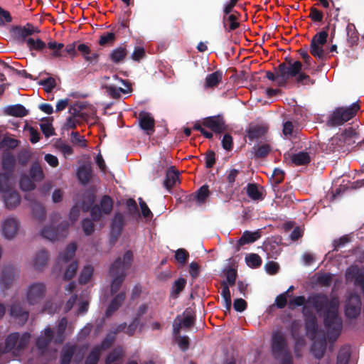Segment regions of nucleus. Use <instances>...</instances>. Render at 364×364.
<instances>
[{"mask_svg":"<svg viewBox=\"0 0 364 364\" xmlns=\"http://www.w3.org/2000/svg\"><path fill=\"white\" fill-rule=\"evenodd\" d=\"M306 304L316 312L323 316V323L328 332V338L335 341L342 328V321L338 317L339 304L336 299H330L324 293H314L307 298Z\"/></svg>","mask_w":364,"mask_h":364,"instance_id":"nucleus-1","label":"nucleus"},{"mask_svg":"<svg viewBox=\"0 0 364 364\" xmlns=\"http://www.w3.org/2000/svg\"><path fill=\"white\" fill-rule=\"evenodd\" d=\"M133 260V253L131 250L124 252L122 257H117L109 267V274L112 277L110 291L113 295L121 287L125 277L126 271L130 267Z\"/></svg>","mask_w":364,"mask_h":364,"instance_id":"nucleus-2","label":"nucleus"},{"mask_svg":"<svg viewBox=\"0 0 364 364\" xmlns=\"http://www.w3.org/2000/svg\"><path fill=\"white\" fill-rule=\"evenodd\" d=\"M31 334L25 332L21 335L18 332L9 333L5 339L4 353H11L14 356L21 354L28 345Z\"/></svg>","mask_w":364,"mask_h":364,"instance_id":"nucleus-3","label":"nucleus"},{"mask_svg":"<svg viewBox=\"0 0 364 364\" xmlns=\"http://www.w3.org/2000/svg\"><path fill=\"white\" fill-rule=\"evenodd\" d=\"M359 109L360 105L356 102L349 107H337L329 116L327 125L329 127L341 126L353 118Z\"/></svg>","mask_w":364,"mask_h":364,"instance_id":"nucleus-4","label":"nucleus"},{"mask_svg":"<svg viewBox=\"0 0 364 364\" xmlns=\"http://www.w3.org/2000/svg\"><path fill=\"white\" fill-rule=\"evenodd\" d=\"M285 62L280 63L277 67V77L283 83H286L290 77L296 76L302 70V63L296 60L292 63L289 57L284 58Z\"/></svg>","mask_w":364,"mask_h":364,"instance_id":"nucleus-5","label":"nucleus"},{"mask_svg":"<svg viewBox=\"0 0 364 364\" xmlns=\"http://www.w3.org/2000/svg\"><path fill=\"white\" fill-rule=\"evenodd\" d=\"M271 349L276 359L286 355L287 353H291L287 338L282 331H277L272 333Z\"/></svg>","mask_w":364,"mask_h":364,"instance_id":"nucleus-6","label":"nucleus"},{"mask_svg":"<svg viewBox=\"0 0 364 364\" xmlns=\"http://www.w3.org/2000/svg\"><path fill=\"white\" fill-rule=\"evenodd\" d=\"M69 224L67 221L62 222L57 228L53 226L45 227L41 231L43 237L50 241L58 240L66 236Z\"/></svg>","mask_w":364,"mask_h":364,"instance_id":"nucleus-7","label":"nucleus"},{"mask_svg":"<svg viewBox=\"0 0 364 364\" xmlns=\"http://www.w3.org/2000/svg\"><path fill=\"white\" fill-rule=\"evenodd\" d=\"M46 292V285L42 282H34L28 287L26 299L30 305H36L44 297Z\"/></svg>","mask_w":364,"mask_h":364,"instance_id":"nucleus-8","label":"nucleus"},{"mask_svg":"<svg viewBox=\"0 0 364 364\" xmlns=\"http://www.w3.org/2000/svg\"><path fill=\"white\" fill-rule=\"evenodd\" d=\"M361 299L357 294H352L346 301L345 314L349 318H356L360 314Z\"/></svg>","mask_w":364,"mask_h":364,"instance_id":"nucleus-9","label":"nucleus"},{"mask_svg":"<svg viewBox=\"0 0 364 364\" xmlns=\"http://www.w3.org/2000/svg\"><path fill=\"white\" fill-rule=\"evenodd\" d=\"M114 80L122 83L127 89H123L122 87H117L112 85H105L103 88L106 90L107 93L113 99H118L121 97V93H128L132 91L130 83L125 80L119 77L117 75L113 76Z\"/></svg>","mask_w":364,"mask_h":364,"instance_id":"nucleus-10","label":"nucleus"},{"mask_svg":"<svg viewBox=\"0 0 364 364\" xmlns=\"http://www.w3.org/2000/svg\"><path fill=\"white\" fill-rule=\"evenodd\" d=\"M13 34L21 42H26L27 38L36 33H39L40 30L37 27H34L31 23H26V26H16L12 28Z\"/></svg>","mask_w":364,"mask_h":364,"instance_id":"nucleus-11","label":"nucleus"},{"mask_svg":"<svg viewBox=\"0 0 364 364\" xmlns=\"http://www.w3.org/2000/svg\"><path fill=\"white\" fill-rule=\"evenodd\" d=\"M202 124L216 134H220L226 128L223 118L218 115L205 118Z\"/></svg>","mask_w":364,"mask_h":364,"instance_id":"nucleus-12","label":"nucleus"},{"mask_svg":"<svg viewBox=\"0 0 364 364\" xmlns=\"http://www.w3.org/2000/svg\"><path fill=\"white\" fill-rule=\"evenodd\" d=\"M16 277V269L11 265L4 267L0 277V288L5 291L11 287Z\"/></svg>","mask_w":364,"mask_h":364,"instance_id":"nucleus-13","label":"nucleus"},{"mask_svg":"<svg viewBox=\"0 0 364 364\" xmlns=\"http://www.w3.org/2000/svg\"><path fill=\"white\" fill-rule=\"evenodd\" d=\"M302 313L307 333L315 336L318 331V321L316 315L312 311L307 310L306 306H304Z\"/></svg>","mask_w":364,"mask_h":364,"instance_id":"nucleus-14","label":"nucleus"},{"mask_svg":"<svg viewBox=\"0 0 364 364\" xmlns=\"http://www.w3.org/2000/svg\"><path fill=\"white\" fill-rule=\"evenodd\" d=\"M343 140L344 139L342 136H339L338 134H336L330 139H328L324 150L327 154L334 152H345L346 150H348V148H346L343 143Z\"/></svg>","mask_w":364,"mask_h":364,"instance_id":"nucleus-15","label":"nucleus"},{"mask_svg":"<svg viewBox=\"0 0 364 364\" xmlns=\"http://www.w3.org/2000/svg\"><path fill=\"white\" fill-rule=\"evenodd\" d=\"M9 311L11 316L23 322L26 321L28 318L29 313L23 303L19 301L14 302L10 306Z\"/></svg>","mask_w":364,"mask_h":364,"instance_id":"nucleus-16","label":"nucleus"},{"mask_svg":"<svg viewBox=\"0 0 364 364\" xmlns=\"http://www.w3.org/2000/svg\"><path fill=\"white\" fill-rule=\"evenodd\" d=\"M154 119L148 112H142L139 114V126L147 135H151L154 132Z\"/></svg>","mask_w":364,"mask_h":364,"instance_id":"nucleus-17","label":"nucleus"},{"mask_svg":"<svg viewBox=\"0 0 364 364\" xmlns=\"http://www.w3.org/2000/svg\"><path fill=\"white\" fill-rule=\"evenodd\" d=\"M19 228V223L15 218L6 219L2 225L4 236L7 239H12L15 237Z\"/></svg>","mask_w":364,"mask_h":364,"instance_id":"nucleus-18","label":"nucleus"},{"mask_svg":"<svg viewBox=\"0 0 364 364\" xmlns=\"http://www.w3.org/2000/svg\"><path fill=\"white\" fill-rule=\"evenodd\" d=\"M327 342L325 336L316 339L311 346V353L316 359H321L326 350Z\"/></svg>","mask_w":364,"mask_h":364,"instance_id":"nucleus-19","label":"nucleus"},{"mask_svg":"<svg viewBox=\"0 0 364 364\" xmlns=\"http://www.w3.org/2000/svg\"><path fill=\"white\" fill-rule=\"evenodd\" d=\"M125 225V219L121 213H116L111 223L112 237L117 239L119 237Z\"/></svg>","mask_w":364,"mask_h":364,"instance_id":"nucleus-20","label":"nucleus"},{"mask_svg":"<svg viewBox=\"0 0 364 364\" xmlns=\"http://www.w3.org/2000/svg\"><path fill=\"white\" fill-rule=\"evenodd\" d=\"M16 159L9 150H4L2 153L1 166L4 173L14 174Z\"/></svg>","mask_w":364,"mask_h":364,"instance_id":"nucleus-21","label":"nucleus"},{"mask_svg":"<svg viewBox=\"0 0 364 364\" xmlns=\"http://www.w3.org/2000/svg\"><path fill=\"white\" fill-rule=\"evenodd\" d=\"M128 53L129 51L125 46H119L109 53L108 58L112 63L119 64L124 63Z\"/></svg>","mask_w":364,"mask_h":364,"instance_id":"nucleus-22","label":"nucleus"},{"mask_svg":"<svg viewBox=\"0 0 364 364\" xmlns=\"http://www.w3.org/2000/svg\"><path fill=\"white\" fill-rule=\"evenodd\" d=\"M53 338V331L50 327H47L44 329V333L41 335L36 340V346L38 350H46L52 339Z\"/></svg>","mask_w":364,"mask_h":364,"instance_id":"nucleus-23","label":"nucleus"},{"mask_svg":"<svg viewBox=\"0 0 364 364\" xmlns=\"http://www.w3.org/2000/svg\"><path fill=\"white\" fill-rule=\"evenodd\" d=\"M95 200V196L91 195L88 197L89 203L87 205H83L82 210L85 212L88 210L90 211L92 220L93 221H99L101 219L102 212L98 205H93Z\"/></svg>","mask_w":364,"mask_h":364,"instance_id":"nucleus-24","label":"nucleus"},{"mask_svg":"<svg viewBox=\"0 0 364 364\" xmlns=\"http://www.w3.org/2000/svg\"><path fill=\"white\" fill-rule=\"evenodd\" d=\"M3 198L6 208L10 210L16 208L21 202V196L15 190L4 193Z\"/></svg>","mask_w":364,"mask_h":364,"instance_id":"nucleus-25","label":"nucleus"},{"mask_svg":"<svg viewBox=\"0 0 364 364\" xmlns=\"http://www.w3.org/2000/svg\"><path fill=\"white\" fill-rule=\"evenodd\" d=\"M77 245L75 243L69 244L63 252L59 254L57 262L59 265H63L70 262L75 255Z\"/></svg>","mask_w":364,"mask_h":364,"instance_id":"nucleus-26","label":"nucleus"},{"mask_svg":"<svg viewBox=\"0 0 364 364\" xmlns=\"http://www.w3.org/2000/svg\"><path fill=\"white\" fill-rule=\"evenodd\" d=\"M126 297L125 292L122 291L117 294L113 299L111 301L109 305L108 306L106 311L105 316L107 317L111 316L114 312L119 309V308L122 306Z\"/></svg>","mask_w":364,"mask_h":364,"instance_id":"nucleus-27","label":"nucleus"},{"mask_svg":"<svg viewBox=\"0 0 364 364\" xmlns=\"http://www.w3.org/2000/svg\"><path fill=\"white\" fill-rule=\"evenodd\" d=\"M68 326V320L66 317L61 318L55 328V343L61 344L65 341V332Z\"/></svg>","mask_w":364,"mask_h":364,"instance_id":"nucleus-28","label":"nucleus"},{"mask_svg":"<svg viewBox=\"0 0 364 364\" xmlns=\"http://www.w3.org/2000/svg\"><path fill=\"white\" fill-rule=\"evenodd\" d=\"M223 77V73L221 70H216L208 75L205 77L204 87L214 88L217 87L222 82Z\"/></svg>","mask_w":364,"mask_h":364,"instance_id":"nucleus-29","label":"nucleus"},{"mask_svg":"<svg viewBox=\"0 0 364 364\" xmlns=\"http://www.w3.org/2000/svg\"><path fill=\"white\" fill-rule=\"evenodd\" d=\"M179 173L174 170L173 166H171L166 171V178L164 181V186L168 190L171 191L179 181Z\"/></svg>","mask_w":364,"mask_h":364,"instance_id":"nucleus-30","label":"nucleus"},{"mask_svg":"<svg viewBox=\"0 0 364 364\" xmlns=\"http://www.w3.org/2000/svg\"><path fill=\"white\" fill-rule=\"evenodd\" d=\"M339 136L343 137V141L345 146L348 149V146L355 144V139L358 138V133L355 129L353 127L346 129L341 134H338Z\"/></svg>","mask_w":364,"mask_h":364,"instance_id":"nucleus-31","label":"nucleus"},{"mask_svg":"<svg viewBox=\"0 0 364 364\" xmlns=\"http://www.w3.org/2000/svg\"><path fill=\"white\" fill-rule=\"evenodd\" d=\"M260 236L261 235L259 231L254 232L247 230L245 231L237 242V250H239L240 246L255 242Z\"/></svg>","mask_w":364,"mask_h":364,"instance_id":"nucleus-32","label":"nucleus"},{"mask_svg":"<svg viewBox=\"0 0 364 364\" xmlns=\"http://www.w3.org/2000/svg\"><path fill=\"white\" fill-rule=\"evenodd\" d=\"M240 16V14L238 11L226 16L225 26L224 27L227 31H235L240 26V23L237 21Z\"/></svg>","mask_w":364,"mask_h":364,"instance_id":"nucleus-33","label":"nucleus"},{"mask_svg":"<svg viewBox=\"0 0 364 364\" xmlns=\"http://www.w3.org/2000/svg\"><path fill=\"white\" fill-rule=\"evenodd\" d=\"M210 195L208 186L203 185L201 186L196 193L189 196V200H197L200 203L205 202L206 199Z\"/></svg>","mask_w":364,"mask_h":364,"instance_id":"nucleus-34","label":"nucleus"},{"mask_svg":"<svg viewBox=\"0 0 364 364\" xmlns=\"http://www.w3.org/2000/svg\"><path fill=\"white\" fill-rule=\"evenodd\" d=\"M77 176L81 183H87L92 176V169L90 166L86 165L80 166L77 171Z\"/></svg>","mask_w":364,"mask_h":364,"instance_id":"nucleus-35","label":"nucleus"},{"mask_svg":"<svg viewBox=\"0 0 364 364\" xmlns=\"http://www.w3.org/2000/svg\"><path fill=\"white\" fill-rule=\"evenodd\" d=\"M48 259V252L42 250L36 253L34 258L33 266L36 270H41L47 264Z\"/></svg>","mask_w":364,"mask_h":364,"instance_id":"nucleus-36","label":"nucleus"},{"mask_svg":"<svg viewBox=\"0 0 364 364\" xmlns=\"http://www.w3.org/2000/svg\"><path fill=\"white\" fill-rule=\"evenodd\" d=\"M29 176L33 181H41L44 178L43 168L39 163L34 162L30 167Z\"/></svg>","mask_w":364,"mask_h":364,"instance_id":"nucleus-37","label":"nucleus"},{"mask_svg":"<svg viewBox=\"0 0 364 364\" xmlns=\"http://www.w3.org/2000/svg\"><path fill=\"white\" fill-rule=\"evenodd\" d=\"M252 149L256 159H264L269 154L272 148L269 144H262L254 146Z\"/></svg>","mask_w":364,"mask_h":364,"instance_id":"nucleus-38","label":"nucleus"},{"mask_svg":"<svg viewBox=\"0 0 364 364\" xmlns=\"http://www.w3.org/2000/svg\"><path fill=\"white\" fill-rule=\"evenodd\" d=\"M267 132V128L263 125H255L251 127L248 130V138L250 140L257 139L263 136Z\"/></svg>","mask_w":364,"mask_h":364,"instance_id":"nucleus-39","label":"nucleus"},{"mask_svg":"<svg viewBox=\"0 0 364 364\" xmlns=\"http://www.w3.org/2000/svg\"><path fill=\"white\" fill-rule=\"evenodd\" d=\"M329 24L325 26L323 30L317 33L311 39L310 45L323 46L327 41L328 30Z\"/></svg>","mask_w":364,"mask_h":364,"instance_id":"nucleus-40","label":"nucleus"},{"mask_svg":"<svg viewBox=\"0 0 364 364\" xmlns=\"http://www.w3.org/2000/svg\"><path fill=\"white\" fill-rule=\"evenodd\" d=\"M291 162L296 166H304L308 164L310 161V156L306 151H300L294 154L291 157Z\"/></svg>","mask_w":364,"mask_h":364,"instance_id":"nucleus-41","label":"nucleus"},{"mask_svg":"<svg viewBox=\"0 0 364 364\" xmlns=\"http://www.w3.org/2000/svg\"><path fill=\"white\" fill-rule=\"evenodd\" d=\"M347 43L349 47H353L358 41V35L353 24L349 23L346 26Z\"/></svg>","mask_w":364,"mask_h":364,"instance_id":"nucleus-42","label":"nucleus"},{"mask_svg":"<svg viewBox=\"0 0 364 364\" xmlns=\"http://www.w3.org/2000/svg\"><path fill=\"white\" fill-rule=\"evenodd\" d=\"M98 205L104 215H109L113 209V200L109 196L105 195Z\"/></svg>","mask_w":364,"mask_h":364,"instance_id":"nucleus-43","label":"nucleus"},{"mask_svg":"<svg viewBox=\"0 0 364 364\" xmlns=\"http://www.w3.org/2000/svg\"><path fill=\"white\" fill-rule=\"evenodd\" d=\"M310 53L321 61H326L330 56L322 46L310 45Z\"/></svg>","mask_w":364,"mask_h":364,"instance_id":"nucleus-44","label":"nucleus"},{"mask_svg":"<svg viewBox=\"0 0 364 364\" xmlns=\"http://www.w3.org/2000/svg\"><path fill=\"white\" fill-rule=\"evenodd\" d=\"M13 176L14 174L9 173H0V191L3 193L13 191L10 183Z\"/></svg>","mask_w":364,"mask_h":364,"instance_id":"nucleus-45","label":"nucleus"},{"mask_svg":"<svg viewBox=\"0 0 364 364\" xmlns=\"http://www.w3.org/2000/svg\"><path fill=\"white\" fill-rule=\"evenodd\" d=\"M7 114L17 117H23L28 114V110L20 104L11 105L7 108Z\"/></svg>","mask_w":364,"mask_h":364,"instance_id":"nucleus-46","label":"nucleus"},{"mask_svg":"<svg viewBox=\"0 0 364 364\" xmlns=\"http://www.w3.org/2000/svg\"><path fill=\"white\" fill-rule=\"evenodd\" d=\"M26 46L30 50L36 51H42L46 48V43L40 38H28L26 40Z\"/></svg>","mask_w":364,"mask_h":364,"instance_id":"nucleus-47","label":"nucleus"},{"mask_svg":"<svg viewBox=\"0 0 364 364\" xmlns=\"http://www.w3.org/2000/svg\"><path fill=\"white\" fill-rule=\"evenodd\" d=\"M186 284V280L184 278H179L176 280L171 290V296L176 299L178 296L179 294L183 291Z\"/></svg>","mask_w":364,"mask_h":364,"instance_id":"nucleus-48","label":"nucleus"},{"mask_svg":"<svg viewBox=\"0 0 364 364\" xmlns=\"http://www.w3.org/2000/svg\"><path fill=\"white\" fill-rule=\"evenodd\" d=\"M246 192L249 198L254 200H261L263 199L262 193L258 189L256 183H248Z\"/></svg>","mask_w":364,"mask_h":364,"instance_id":"nucleus-49","label":"nucleus"},{"mask_svg":"<svg viewBox=\"0 0 364 364\" xmlns=\"http://www.w3.org/2000/svg\"><path fill=\"white\" fill-rule=\"evenodd\" d=\"M31 210L33 217L37 220L43 221L46 219L45 208L41 203L38 202L32 203Z\"/></svg>","mask_w":364,"mask_h":364,"instance_id":"nucleus-50","label":"nucleus"},{"mask_svg":"<svg viewBox=\"0 0 364 364\" xmlns=\"http://www.w3.org/2000/svg\"><path fill=\"white\" fill-rule=\"evenodd\" d=\"M19 186L22 191H29L36 188L34 181L27 175H23L19 181Z\"/></svg>","mask_w":364,"mask_h":364,"instance_id":"nucleus-51","label":"nucleus"},{"mask_svg":"<svg viewBox=\"0 0 364 364\" xmlns=\"http://www.w3.org/2000/svg\"><path fill=\"white\" fill-rule=\"evenodd\" d=\"M75 350V348L73 346L63 348L60 355V364H70Z\"/></svg>","mask_w":364,"mask_h":364,"instance_id":"nucleus-52","label":"nucleus"},{"mask_svg":"<svg viewBox=\"0 0 364 364\" xmlns=\"http://www.w3.org/2000/svg\"><path fill=\"white\" fill-rule=\"evenodd\" d=\"M350 358V348L347 346L342 347L338 351L336 364H348Z\"/></svg>","mask_w":364,"mask_h":364,"instance_id":"nucleus-53","label":"nucleus"},{"mask_svg":"<svg viewBox=\"0 0 364 364\" xmlns=\"http://www.w3.org/2000/svg\"><path fill=\"white\" fill-rule=\"evenodd\" d=\"M93 267L90 265H87L84 267L82 270L80 272L78 281L81 284H87L90 279H91L93 274Z\"/></svg>","mask_w":364,"mask_h":364,"instance_id":"nucleus-54","label":"nucleus"},{"mask_svg":"<svg viewBox=\"0 0 364 364\" xmlns=\"http://www.w3.org/2000/svg\"><path fill=\"white\" fill-rule=\"evenodd\" d=\"M116 35L112 32H107L102 34L99 39V44L101 46H112L116 41Z\"/></svg>","mask_w":364,"mask_h":364,"instance_id":"nucleus-55","label":"nucleus"},{"mask_svg":"<svg viewBox=\"0 0 364 364\" xmlns=\"http://www.w3.org/2000/svg\"><path fill=\"white\" fill-rule=\"evenodd\" d=\"M77 269V262L75 260L72 261L66 267L65 272L63 275V279L65 281H69L71 279H73L75 276Z\"/></svg>","mask_w":364,"mask_h":364,"instance_id":"nucleus-56","label":"nucleus"},{"mask_svg":"<svg viewBox=\"0 0 364 364\" xmlns=\"http://www.w3.org/2000/svg\"><path fill=\"white\" fill-rule=\"evenodd\" d=\"M47 47L51 50L52 56L54 58L63 57L62 50L64 48V44L57 43L56 41H50L48 43Z\"/></svg>","mask_w":364,"mask_h":364,"instance_id":"nucleus-57","label":"nucleus"},{"mask_svg":"<svg viewBox=\"0 0 364 364\" xmlns=\"http://www.w3.org/2000/svg\"><path fill=\"white\" fill-rule=\"evenodd\" d=\"M245 262L250 267L255 269L261 266L262 261L257 254L250 253L245 257Z\"/></svg>","mask_w":364,"mask_h":364,"instance_id":"nucleus-58","label":"nucleus"},{"mask_svg":"<svg viewBox=\"0 0 364 364\" xmlns=\"http://www.w3.org/2000/svg\"><path fill=\"white\" fill-rule=\"evenodd\" d=\"M127 209V214L133 218L135 217H139L140 214L139 212V209L137 207V204L134 199L133 198H129L126 200L125 203Z\"/></svg>","mask_w":364,"mask_h":364,"instance_id":"nucleus-59","label":"nucleus"},{"mask_svg":"<svg viewBox=\"0 0 364 364\" xmlns=\"http://www.w3.org/2000/svg\"><path fill=\"white\" fill-rule=\"evenodd\" d=\"M100 355V348H93L86 357L85 364H97Z\"/></svg>","mask_w":364,"mask_h":364,"instance_id":"nucleus-60","label":"nucleus"},{"mask_svg":"<svg viewBox=\"0 0 364 364\" xmlns=\"http://www.w3.org/2000/svg\"><path fill=\"white\" fill-rule=\"evenodd\" d=\"M284 179V171L279 168H274L273 171V173L272 175V178H271L273 186L274 187L279 186L281 183L283 182Z\"/></svg>","mask_w":364,"mask_h":364,"instance_id":"nucleus-61","label":"nucleus"},{"mask_svg":"<svg viewBox=\"0 0 364 364\" xmlns=\"http://www.w3.org/2000/svg\"><path fill=\"white\" fill-rule=\"evenodd\" d=\"M297 53L300 55L305 64L304 70L309 69L311 65L312 58L308 53V49L306 47L301 48L297 50Z\"/></svg>","mask_w":364,"mask_h":364,"instance_id":"nucleus-62","label":"nucleus"},{"mask_svg":"<svg viewBox=\"0 0 364 364\" xmlns=\"http://www.w3.org/2000/svg\"><path fill=\"white\" fill-rule=\"evenodd\" d=\"M71 142L80 147L85 148L87 146L86 140L83 136H80L78 132H71Z\"/></svg>","mask_w":364,"mask_h":364,"instance_id":"nucleus-63","label":"nucleus"},{"mask_svg":"<svg viewBox=\"0 0 364 364\" xmlns=\"http://www.w3.org/2000/svg\"><path fill=\"white\" fill-rule=\"evenodd\" d=\"M189 257V253L187 250L183 248L178 249L176 251L175 259L182 265H184Z\"/></svg>","mask_w":364,"mask_h":364,"instance_id":"nucleus-64","label":"nucleus"}]
</instances>
